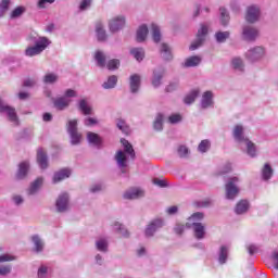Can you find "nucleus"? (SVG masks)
Wrapping results in <instances>:
<instances>
[{"label":"nucleus","instance_id":"nucleus-56","mask_svg":"<svg viewBox=\"0 0 278 278\" xmlns=\"http://www.w3.org/2000/svg\"><path fill=\"white\" fill-rule=\"evenodd\" d=\"M34 86H36V80L34 78H27L26 80H24V88H34Z\"/></svg>","mask_w":278,"mask_h":278},{"label":"nucleus","instance_id":"nucleus-4","mask_svg":"<svg viewBox=\"0 0 278 278\" xmlns=\"http://www.w3.org/2000/svg\"><path fill=\"white\" fill-rule=\"evenodd\" d=\"M163 227H164V220L160 218L150 222V224L146 228L147 238H152L155 231H157V229H162Z\"/></svg>","mask_w":278,"mask_h":278},{"label":"nucleus","instance_id":"nucleus-8","mask_svg":"<svg viewBox=\"0 0 278 278\" xmlns=\"http://www.w3.org/2000/svg\"><path fill=\"white\" fill-rule=\"evenodd\" d=\"M110 30L114 34L115 31H118V29H123L125 27V17L117 16L110 21L109 24Z\"/></svg>","mask_w":278,"mask_h":278},{"label":"nucleus","instance_id":"nucleus-30","mask_svg":"<svg viewBox=\"0 0 278 278\" xmlns=\"http://www.w3.org/2000/svg\"><path fill=\"white\" fill-rule=\"evenodd\" d=\"M151 31H152V39L155 42H160V40H162V33L160 31V26L152 24L151 25Z\"/></svg>","mask_w":278,"mask_h":278},{"label":"nucleus","instance_id":"nucleus-2","mask_svg":"<svg viewBox=\"0 0 278 278\" xmlns=\"http://www.w3.org/2000/svg\"><path fill=\"white\" fill-rule=\"evenodd\" d=\"M49 47V39L47 37H41L39 41L35 43L33 47H28L25 50V55L28 58H34V55H40Z\"/></svg>","mask_w":278,"mask_h":278},{"label":"nucleus","instance_id":"nucleus-31","mask_svg":"<svg viewBox=\"0 0 278 278\" xmlns=\"http://www.w3.org/2000/svg\"><path fill=\"white\" fill-rule=\"evenodd\" d=\"M79 110L83 112L85 116H89V114H92V108L88 105V102H86L85 99L80 100L79 102Z\"/></svg>","mask_w":278,"mask_h":278},{"label":"nucleus","instance_id":"nucleus-11","mask_svg":"<svg viewBox=\"0 0 278 278\" xmlns=\"http://www.w3.org/2000/svg\"><path fill=\"white\" fill-rule=\"evenodd\" d=\"M193 236L197 238V240H203L205 238V226L201 223H193Z\"/></svg>","mask_w":278,"mask_h":278},{"label":"nucleus","instance_id":"nucleus-37","mask_svg":"<svg viewBox=\"0 0 278 278\" xmlns=\"http://www.w3.org/2000/svg\"><path fill=\"white\" fill-rule=\"evenodd\" d=\"M94 58H96V61L98 62V66L103 68L105 66V54H103V52L101 51H97Z\"/></svg>","mask_w":278,"mask_h":278},{"label":"nucleus","instance_id":"nucleus-9","mask_svg":"<svg viewBox=\"0 0 278 278\" xmlns=\"http://www.w3.org/2000/svg\"><path fill=\"white\" fill-rule=\"evenodd\" d=\"M264 56V48L256 47L248 51L247 58L251 62H255V60H260V58Z\"/></svg>","mask_w":278,"mask_h":278},{"label":"nucleus","instance_id":"nucleus-22","mask_svg":"<svg viewBox=\"0 0 278 278\" xmlns=\"http://www.w3.org/2000/svg\"><path fill=\"white\" fill-rule=\"evenodd\" d=\"M235 212L236 214H244L249 212V201L240 200L235 207Z\"/></svg>","mask_w":278,"mask_h":278},{"label":"nucleus","instance_id":"nucleus-53","mask_svg":"<svg viewBox=\"0 0 278 278\" xmlns=\"http://www.w3.org/2000/svg\"><path fill=\"white\" fill-rule=\"evenodd\" d=\"M232 66L233 68H238L239 71H242V68L244 67V64L242 63L241 59L236 58L232 60Z\"/></svg>","mask_w":278,"mask_h":278},{"label":"nucleus","instance_id":"nucleus-17","mask_svg":"<svg viewBox=\"0 0 278 278\" xmlns=\"http://www.w3.org/2000/svg\"><path fill=\"white\" fill-rule=\"evenodd\" d=\"M233 138L238 141V142H244L247 141L249 138L244 137V128L242 127V125H237L235 126L233 129Z\"/></svg>","mask_w":278,"mask_h":278},{"label":"nucleus","instance_id":"nucleus-28","mask_svg":"<svg viewBox=\"0 0 278 278\" xmlns=\"http://www.w3.org/2000/svg\"><path fill=\"white\" fill-rule=\"evenodd\" d=\"M116 84H118V77L115 75L110 76L108 80L102 85L105 90H110L112 88H115Z\"/></svg>","mask_w":278,"mask_h":278},{"label":"nucleus","instance_id":"nucleus-50","mask_svg":"<svg viewBox=\"0 0 278 278\" xmlns=\"http://www.w3.org/2000/svg\"><path fill=\"white\" fill-rule=\"evenodd\" d=\"M68 134H73L77 131V119H71L67 125Z\"/></svg>","mask_w":278,"mask_h":278},{"label":"nucleus","instance_id":"nucleus-34","mask_svg":"<svg viewBox=\"0 0 278 278\" xmlns=\"http://www.w3.org/2000/svg\"><path fill=\"white\" fill-rule=\"evenodd\" d=\"M219 12H220L222 25H224V27L229 25V13H227V9L219 8Z\"/></svg>","mask_w":278,"mask_h":278},{"label":"nucleus","instance_id":"nucleus-12","mask_svg":"<svg viewBox=\"0 0 278 278\" xmlns=\"http://www.w3.org/2000/svg\"><path fill=\"white\" fill-rule=\"evenodd\" d=\"M141 197H144V191L138 188L130 189L124 193V199H128L129 201L140 199Z\"/></svg>","mask_w":278,"mask_h":278},{"label":"nucleus","instance_id":"nucleus-24","mask_svg":"<svg viewBox=\"0 0 278 278\" xmlns=\"http://www.w3.org/2000/svg\"><path fill=\"white\" fill-rule=\"evenodd\" d=\"M96 33H97V38L99 42H104V40H108V35L105 34V30L103 29V24L98 23L96 25Z\"/></svg>","mask_w":278,"mask_h":278},{"label":"nucleus","instance_id":"nucleus-46","mask_svg":"<svg viewBox=\"0 0 278 278\" xmlns=\"http://www.w3.org/2000/svg\"><path fill=\"white\" fill-rule=\"evenodd\" d=\"M25 12V7H17L11 12V18H18Z\"/></svg>","mask_w":278,"mask_h":278},{"label":"nucleus","instance_id":"nucleus-32","mask_svg":"<svg viewBox=\"0 0 278 278\" xmlns=\"http://www.w3.org/2000/svg\"><path fill=\"white\" fill-rule=\"evenodd\" d=\"M197 97H199V89H193L189 94L185 97L184 101L187 105H190V103H194Z\"/></svg>","mask_w":278,"mask_h":278},{"label":"nucleus","instance_id":"nucleus-45","mask_svg":"<svg viewBox=\"0 0 278 278\" xmlns=\"http://www.w3.org/2000/svg\"><path fill=\"white\" fill-rule=\"evenodd\" d=\"M118 66H121V61H118L116 59L109 61L106 64V68H109V71H116V68H118Z\"/></svg>","mask_w":278,"mask_h":278},{"label":"nucleus","instance_id":"nucleus-6","mask_svg":"<svg viewBox=\"0 0 278 278\" xmlns=\"http://www.w3.org/2000/svg\"><path fill=\"white\" fill-rule=\"evenodd\" d=\"M260 8L257 7H249L245 13V21L248 23H257L260 21Z\"/></svg>","mask_w":278,"mask_h":278},{"label":"nucleus","instance_id":"nucleus-62","mask_svg":"<svg viewBox=\"0 0 278 278\" xmlns=\"http://www.w3.org/2000/svg\"><path fill=\"white\" fill-rule=\"evenodd\" d=\"M271 260H273L274 268L278 270V252H274L271 254Z\"/></svg>","mask_w":278,"mask_h":278},{"label":"nucleus","instance_id":"nucleus-51","mask_svg":"<svg viewBox=\"0 0 278 278\" xmlns=\"http://www.w3.org/2000/svg\"><path fill=\"white\" fill-rule=\"evenodd\" d=\"M72 138V144H79L81 142V135L79 132H70Z\"/></svg>","mask_w":278,"mask_h":278},{"label":"nucleus","instance_id":"nucleus-23","mask_svg":"<svg viewBox=\"0 0 278 278\" xmlns=\"http://www.w3.org/2000/svg\"><path fill=\"white\" fill-rule=\"evenodd\" d=\"M243 37L245 40H255L257 38V29L251 27L243 28Z\"/></svg>","mask_w":278,"mask_h":278},{"label":"nucleus","instance_id":"nucleus-61","mask_svg":"<svg viewBox=\"0 0 278 278\" xmlns=\"http://www.w3.org/2000/svg\"><path fill=\"white\" fill-rule=\"evenodd\" d=\"M46 3H55V0H39L38 1V8H40L41 10L46 8Z\"/></svg>","mask_w":278,"mask_h":278},{"label":"nucleus","instance_id":"nucleus-36","mask_svg":"<svg viewBox=\"0 0 278 278\" xmlns=\"http://www.w3.org/2000/svg\"><path fill=\"white\" fill-rule=\"evenodd\" d=\"M247 144V153L248 155H251V157H255V143L253 141L245 139Z\"/></svg>","mask_w":278,"mask_h":278},{"label":"nucleus","instance_id":"nucleus-27","mask_svg":"<svg viewBox=\"0 0 278 278\" xmlns=\"http://www.w3.org/2000/svg\"><path fill=\"white\" fill-rule=\"evenodd\" d=\"M130 53L137 62H142V60H144V49L142 48H134L130 50Z\"/></svg>","mask_w":278,"mask_h":278},{"label":"nucleus","instance_id":"nucleus-44","mask_svg":"<svg viewBox=\"0 0 278 278\" xmlns=\"http://www.w3.org/2000/svg\"><path fill=\"white\" fill-rule=\"evenodd\" d=\"M43 81L45 84H55V81H58V75L53 73L46 74L43 77Z\"/></svg>","mask_w":278,"mask_h":278},{"label":"nucleus","instance_id":"nucleus-54","mask_svg":"<svg viewBox=\"0 0 278 278\" xmlns=\"http://www.w3.org/2000/svg\"><path fill=\"white\" fill-rule=\"evenodd\" d=\"M177 151L179 157H188V148L186 146H180Z\"/></svg>","mask_w":278,"mask_h":278},{"label":"nucleus","instance_id":"nucleus-21","mask_svg":"<svg viewBox=\"0 0 278 278\" xmlns=\"http://www.w3.org/2000/svg\"><path fill=\"white\" fill-rule=\"evenodd\" d=\"M115 160H116L119 168L127 167V155H125V152H123L122 150L117 151V153L115 155Z\"/></svg>","mask_w":278,"mask_h":278},{"label":"nucleus","instance_id":"nucleus-15","mask_svg":"<svg viewBox=\"0 0 278 278\" xmlns=\"http://www.w3.org/2000/svg\"><path fill=\"white\" fill-rule=\"evenodd\" d=\"M27 173H29V162L24 161V162L20 163V165H18L16 178L25 179V177H27Z\"/></svg>","mask_w":278,"mask_h":278},{"label":"nucleus","instance_id":"nucleus-49","mask_svg":"<svg viewBox=\"0 0 278 278\" xmlns=\"http://www.w3.org/2000/svg\"><path fill=\"white\" fill-rule=\"evenodd\" d=\"M10 9V0H2L0 3V16Z\"/></svg>","mask_w":278,"mask_h":278},{"label":"nucleus","instance_id":"nucleus-3","mask_svg":"<svg viewBox=\"0 0 278 278\" xmlns=\"http://www.w3.org/2000/svg\"><path fill=\"white\" fill-rule=\"evenodd\" d=\"M207 36V26L202 25L201 28L198 30L195 41L191 43L190 51H197L203 42H205V37Z\"/></svg>","mask_w":278,"mask_h":278},{"label":"nucleus","instance_id":"nucleus-48","mask_svg":"<svg viewBox=\"0 0 278 278\" xmlns=\"http://www.w3.org/2000/svg\"><path fill=\"white\" fill-rule=\"evenodd\" d=\"M12 273V265H2L0 266V277H5Z\"/></svg>","mask_w":278,"mask_h":278},{"label":"nucleus","instance_id":"nucleus-20","mask_svg":"<svg viewBox=\"0 0 278 278\" xmlns=\"http://www.w3.org/2000/svg\"><path fill=\"white\" fill-rule=\"evenodd\" d=\"M213 97H214V94L212 93V91H206V92L203 93L202 102H201V105H202L203 110H206V108H210L212 105Z\"/></svg>","mask_w":278,"mask_h":278},{"label":"nucleus","instance_id":"nucleus-1","mask_svg":"<svg viewBox=\"0 0 278 278\" xmlns=\"http://www.w3.org/2000/svg\"><path fill=\"white\" fill-rule=\"evenodd\" d=\"M238 181H240V178L235 176L229 178L225 185L226 199H228L229 201H233V199H236V197L240 194Z\"/></svg>","mask_w":278,"mask_h":278},{"label":"nucleus","instance_id":"nucleus-18","mask_svg":"<svg viewBox=\"0 0 278 278\" xmlns=\"http://www.w3.org/2000/svg\"><path fill=\"white\" fill-rule=\"evenodd\" d=\"M147 36H149V27L141 25L137 30V42H144Z\"/></svg>","mask_w":278,"mask_h":278},{"label":"nucleus","instance_id":"nucleus-47","mask_svg":"<svg viewBox=\"0 0 278 278\" xmlns=\"http://www.w3.org/2000/svg\"><path fill=\"white\" fill-rule=\"evenodd\" d=\"M217 42H225L229 38V31H218L215 35Z\"/></svg>","mask_w":278,"mask_h":278},{"label":"nucleus","instance_id":"nucleus-39","mask_svg":"<svg viewBox=\"0 0 278 278\" xmlns=\"http://www.w3.org/2000/svg\"><path fill=\"white\" fill-rule=\"evenodd\" d=\"M117 127L118 129H121V131H123V134H125V136H129V134H131L129 126H127V124H125V121L123 119H119L117 122Z\"/></svg>","mask_w":278,"mask_h":278},{"label":"nucleus","instance_id":"nucleus-25","mask_svg":"<svg viewBox=\"0 0 278 278\" xmlns=\"http://www.w3.org/2000/svg\"><path fill=\"white\" fill-rule=\"evenodd\" d=\"M199 64H201V56L199 55L190 56L185 61L186 68L199 66Z\"/></svg>","mask_w":278,"mask_h":278},{"label":"nucleus","instance_id":"nucleus-42","mask_svg":"<svg viewBox=\"0 0 278 278\" xmlns=\"http://www.w3.org/2000/svg\"><path fill=\"white\" fill-rule=\"evenodd\" d=\"M227 255H228L227 247L223 245L219 252V258H218L219 264H225V262H227Z\"/></svg>","mask_w":278,"mask_h":278},{"label":"nucleus","instance_id":"nucleus-58","mask_svg":"<svg viewBox=\"0 0 278 278\" xmlns=\"http://www.w3.org/2000/svg\"><path fill=\"white\" fill-rule=\"evenodd\" d=\"M91 3H92V0H81L79 10L81 11L87 10L88 8H90Z\"/></svg>","mask_w":278,"mask_h":278},{"label":"nucleus","instance_id":"nucleus-55","mask_svg":"<svg viewBox=\"0 0 278 278\" xmlns=\"http://www.w3.org/2000/svg\"><path fill=\"white\" fill-rule=\"evenodd\" d=\"M14 260H16V257H14L10 254L0 255V264L3 263V262H14Z\"/></svg>","mask_w":278,"mask_h":278},{"label":"nucleus","instance_id":"nucleus-29","mask_svg":"<svg viewBox=\"0 0 278 278\" xmlns=\"http://www.w3.org/2000/svg\"><path fill=\"white\" fill-rule=\"evenodd\" d=\"M262 177L265 181H268V179H270V177H273V167L270 166V164L266 163L263 166L262 169Z\"/></svg>","mask_w":278,"mask_h":278},{"label":"nucleus","instance_id":"nucleus-19","mask_svg":"<svg viewBox=\"0 0 278 278\" xmlns=\"http://www.w3.org/2000/svg\"><path fill=\"white\" fill-rule=\"evenodd\" d=\"M121 143L124 147L125 153L130 155L131 160H135L136 159V151H134V147L131 146V143H129V141L127 139H121Z\"/></svg>","mask_w":278,"mask_h":278},{"label":"nucleus","instance_id":"nucleus-57","mask_svg":"<svg viewBox=\"0 0 278 278\" xmlns=\"http://www.w3.org/2000/svg\"><path fill=\"white\" fill-rule=\"evenodd\" d=\"M153 184L155 186H159L160 188H166V186H168V184L166 182V180L164 179H159V178H154L153 179Z\"/></svg>","mask_w":278,"mask_h":278},{"label":"nucleus","instance_id":"nucleus-52","mask_svg":"<svg viewBox=\"0 0 278 278\" xmlns=\"http://www.w3.org/2000/svg\"><path fill=\"white\" fill-rule=\"evenodd\" d=\"M96 244H97L98 251H108V241L100 240V241H97Z\"/></svg>","mask_w":278,"mask_h":278},{"label":"nucleus","instance_id":"nucleus-38","mask_svg":"<svg viewBox=\"0 0 278 278\" xmlns=\"http://www.w3.org/2000/svg\"><path fill=\"white\" fill-rule=\"evenodd\" d=\"M163 121H164V116L162 114H157L155 121H154V124H153V127L154 129H156V131H162L163 129Z\"/></svg>","mask_w":278,"mask_h":278},{"label":"nucleus","instance_id":"nucleus-14","mask_svg":"<svg viewBox=\"0 0 278 278\" xmlns=\"http://www.w3.org/2000/svg\"><path fill=\"white\" fill-rule=\"evenodd\" d=\"M53 104L56 110H66L71 105V99L66 97L56 98L53 99Z\"/></svg>","mask_w":278,"mask_h":278},{"label":"nucleus","instance_id":"nucleus-60","mask_svg":"<svg viewBox=\"0 0 278 278\" xmlns=\"http://www.w3.org/2000/svg\"><path fill=\"white\" fill-rule=\"evenodd\" d=\"M177 83H170L166 88L165 92H175L177 90Z\"/></svg>","mask_w":278,"mask_h":278},{"label":"nucleus","instance_id":"nucleus-26","mask_svg":"<svg viewBox=\"0 0 278 278\" xmlns=\"http://www.w3.org/2000/svg\"><path fill=\"white\" fill-rule=\"evenodd\" d=\"M87 139L90 142V144H94L96 147H99V144H101L103 142L101 137L96 132H88Z\"/></svg>","mask_w":278,"mask_h":278},{"label":"nucleus","instance_id":"nucleus-5","mask_svg":"<svg viewBox=\"0 0 278 278\" xmlns=\"http://www.w3.org/2000/svg\"><path fill=\"white\" fill-rule=\"evenodd\" d=\"M0 112H7L9 116V121L11 123H14L15 125H18V116L16 115V109L3 104V102L0 101Z\"/></svg>","mask_w":278,"mask_h":278},{"label":"nucleus","instance_id":"nucleus-33","mask_svg":"<svg viewBox=\"0 0 278 278\" xmlns=\"http://www.w3.org/2000/svg\"><path fill=\"white\" fill-rule=\"evenodd\" d=\"M161 53H163L165 60H173V54L170 53V47H168V45H161Z\"/></svg>","mask_w":278,"mask_h":278},{"label":"nucleus","instance_id":"nucleus-64","mask_svg":"<svg viewBox=\"0 0 278 278\" xmlns=\"http://www.w3.org/2000/svg\"><path fill=\"white\" fill-rule=\"evenodd\" d=\"M247 249H248V253L250 255H255V253H257V248L254 244L248 245Z\"/></svg>","mask_w":278,"mask_h":278},{"label":"nucleus","instance_id":"nucleus-63","mask_svg":"<svg viewBox=\"0 0 278 278\" xmlns=\"http://www.w3.org/2000/svg\"><path fill=\"white\" fill-rule=\"evenodd\" d=\"M73 97H77V91L76 90H73V89H67L65 91V99L68 98H73Z\"/></svg>","mask_w":278,"mask_h":278},{"label":"nucleus","instance_id":"nucleus-41","mask_svg":"<svg viewBox=\"0 0 278 278\" xmlns=\"http://www.w3.org/2000/svg\"><path fill=\"white\" fill-rule=\"evenodd\" d=\"M162 77H164L163 73H160V74L154 73V76L152 79V86H154V88H159V86H162Z\"/></svg>","mask_w":278,"mask_h":278},{"label":"nucleus","instance_id":"nucleus-35","mask_svg":"<svg viewBox=\"0 0 278 278\" xmlns=\"http://www.w3.org/2000/svg\"><path fill=\"white\" fill-rule=\"evenodd\" d=\"M42 186V178H37L30 186L28 194H35L38 191V188Z\"/></svg>","mask_w":278,"mask_h":278},{"label":"nucleus","instance_id":"nucleus-16","mask_svg":"<svg viewBox=\"0 0 278 278\" xmlns=\"http://www.w3.org/2000/svg\"><path fill=\"white\" fill-rule=\"evenodd\" d=\"M140 81H141L140 75L134 74L130 76L129 86H130V91L132 93H136L138 92V90H140Z\"/></svg>","mask_w":278,"mask_h":278},{"label":"nucleus","instance_id":"nucleus-13","mask_svg":"<svg viewBox=\"0 0 278 278\" xmlns=\"http://www.w3.org/2000/svg\"><path fill=\"white\" fill-rule=\"evenodd\" d=\"M68 177H71V169L63 168L54 174L53 184H59V181H64V179H68Z\"/></svg>","mask_w":278,"mask_h":278},{"label":"nucleus","instance_id":"nucleus-10","mask_svg":"<svg viewBox=\"0 0 278 278\" xmlns=\"http://www.w3.org/2000/svg\"><path fill=\"white\" fill-rule=\"evenodd\" d=\"M37 164H39L40 168H47L49 166V161L47 159V152L42 148L37 150Z\"/></svg>","mask_w":278,"mask_h":278},{"label":"nucleus","instance_id":"nucleus-40","mask_svg":"<svg viewBox=\"0 0 278 278\" xmlns=\"http://www.w3.org/2000/svg\"><path fill=\"white\" fill-rule=\"evenodd\" d=\"M211 143L210 140L204 139L200 142L199 147H198V151H200V153H206V151L210 149Z\"/></svg>","mask_w":278,"mask_h":278},{"label":"nucleus","instance_id":"nucleus-59","mask_svg":"<svg viewBox=\"0 0 278 278\" xmlns=\"http://www.w3.org/2000/svg\"><path fill=\"white\" fill-rule=\"evenodd\" d=\"M168 121H169V123H172V125H175V123H179L181 121V115L174 114L168 117Z\"/></svg>","mask_w":278,"mask_h":278},{"label":"nucleus","instance_id":"nucleus-7","mask_svg":"<svg viewBox=\"0 0 278 278\" xmlns=\"http://www.w3.org/2000/svg\"><path fill=\"white\" fill-rule=\"evenodd\" d=\"M58 212H66L68 210V193H62L56 200Z\"/></svg>","mask_w":278,"mask_h":278},{"label":"nucleus","instance_id":"nucleus-43","mask_svg":"<svg viewBox=\"0 0 278 278\" xmlns=\"http://www.w3.org/2000/svg\"><path fill=\"white\" fill-rule=\"evenodd\" d=\"M33 242L36 247V251L37 253H40V251H42L45 244L42 243V240H40V238L38 236H34L33 237Z\"/></svg>","mask_w":278,"mask_h":278}]
</instances>
